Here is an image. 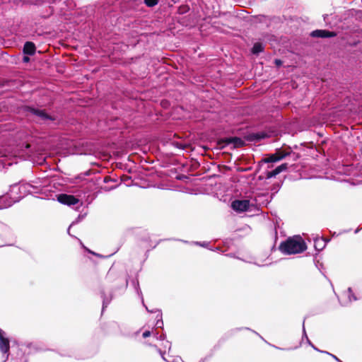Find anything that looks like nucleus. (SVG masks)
I'll return each instance as SVG.
<instances>
[{
  "instance_id": "nucleus-1",
  "label": "nucleus",
  "mask_w": 362,
  "mask_h": 362,
  "mask_svg": "<svg viewBox=\"0 0 362 362\" xmlns=\"http://www.w3.org/2000/svg\"><path fill=\"white\" fill-rule=\"evenodd\" d=\"M33 136L27 130L17 129L11 123L0 124V170L11 166L13 158L28 153Z\"/></svg>"
},
{
  "instance_id": "nucleus-2",
  "label": "nucleus",
  "mask_w": 362,
  "mask_h": 362,
  "mask_svg": "<svg viewBox=\"0 0 362 362\" xmlns=\"http://www.w3.org/2000/svg\"><path fill=\"white\" fill-rule=\"evenodd\" d=\"M307 249V245L300 235H294L282 241L279 250L284 255L300 254Z\"/></svg>"
},
{
  "instance_id": "nucleus-3",
  "label": "nucleus",
  "mask_w": 362,
  "mask_h": 362,
  "mask_svg": "<svg viewBox=\"0 0 362 362\" xmlns=\"http://www.w3.org/2000/svg\"><path fill=\"white\" fill-rule=\"evenodd\" d=\"M264 195L260 194L255 197L253 199H235L231 202V209L237 213L247 211L250 207L259 204V199L263 198Z\"/></svg>"
},
{
  "instance_id": "nucleus-4",
  "label": "nucleus",
  "mask_w": 362,
  "mask_h": 362,
  "mask_svg": "<svg viewBox=\"0 0 362 362\" xmlns=\"http://www.w3.org/2000/svg\"><path fill=\"white\" fill-rule=\"evenodd\" d=\"M33 119L39 124L48 127L49 128H55L62 122L61 116L62 115H33Z\"/></svg>"
},
{
  "instance_id": "nucleus-5",
  "label": "nucleus",
  "mask_w": 362,
  "mask_h": 362,
  "mask_svg": "<svg viewBox=\"0 0 362 362\" xmlns=\"http://www.w3.org/2000/svg\"><path fill=\"white\" fill-rule=\"evenodd\" d=\"M10 339L5 331L0 328V352L4 358L3 362H6L10 355Z\"/></svg>"
},
{
  "instance_id": "nucleus-6",
  "label": "nucleus",
  "mask_w": 362,
  "mask_h": 362,
  "mask_svg": "<svg viewBox=\"0 0 362 362\" xmlns=\"http://www.w3.org/2000/svg\"><path fill=\"white\" fill-rule=\"evenodd\" d=\"M357 296L353 292L351 287H349L346 291L342 294V299L339 300V303L341 306L346 307L351 304L353 301L358 300Z\"/></svg>"
},
{
  "instance_id": "nucleus-7",
  "label": "nucleus",
  "mask_w": 362,
  "mask_h": 362,
  "mask_svg": "<svg viewBox=\"0 0 362 362\" xmlns=\"http://www.w3.org/2000/svg\"><path fill=\"white\" fill-rule=\"evenodd\" d=\"M271 136L272 134L270 132L261 131L248 134L245 136V139L251 142H259L266 138L270 137Z\"/></svg>"
},
{
  "instance_id": "nucleus-8",
  "label": "nucleus",
  "mask_w": 362,
  "mask_h": 362,
  "mask_svg": "<svg viewBox=\"0 0 362 362\" xmlns=\"http://www.w3.org/2000/svg\"><path fill=\"white\" fill-rule=\"evenodd\" d=\"M57 201L64 205L74 206L79 202V199L72 194H59Z\"/></svg>"
},
{
  "instance_id": "nucleus-9",
  "label": "nucleus",
  "mask_w": 362,
  "mask_h": 362,
  "mask_svg": "<svg viewBox=\"0 0 362 362\" xmlns=\"http://www.w3.org/2000/svg\"><path fill=\"white\" fill-rule=\"evenodd\" d=\"M310 35L313 37L328 38L336 37L337 33L327 30H315L310 33Z\"/></svg>"
},
{
  "instance_id": "nucleus-10",
  "label": "nucleus",
  "mask_w": 362,
  "mask_h": 362,
  "mask_svg": "<svg viewBox=\"0 0 362 362\" xmlns=\"http://www.w3.org/2000/svg\"><path fill=\"white\" fill-rule=\"evenodd\" d=\"M100 296L103 299V306H102V313L105 310V309L108 306L110 302L112 300V294L110 292L109 296H107L105 291L102 289L100 291Z\"/></svg>"
},
{
  "instance_id": "nucleus-11",
  "label": "nucleus",
  "mask_w": 362,
  "mask_h": 362,
  "mask_svg": "<svg viewBox=\"0 0 362 362\" xmlns=\"http://www.w3.org/2000/svg\"><path fill=\"white\" fill-rule=\"evenodd\" d=\"M36 47L32 42H26L23 46V52L28 55H33L35 53Z\"/></svg>"
},
{
  "instance_id": "nucleus-12",
  "label": "nucleus",
  "mask_w": 362,
  "mask_h": 362,
  "mask_svg": "<svg viewBox=\"0 0 362 362\" xmlns=\"http://www.w3.org/2000/svg\"><path fill=\"white\" fill-rule=\"evenodd\" d=\"M305 319L303 320V325H302V327H303V330H302V340H303L304 339H306V342L307 344L310 346L314 350L317 351H319L320 352L321 350H320L319 349H317L312 342H311V340L309 339L308 335H307V333H306V331H305Z\"/></svg>"
},
{
  "instance_id": "nucleus-13",
  "label": "nucleus",
  "mask_w": 362,
  "mask_h": 362,
  "mask_svg": "<svg viewBox=\"0 0 362 362\" xmlns=\"http://www.w3.org/2000/svg\"><path fill=\"white\" fill-rule=\"evenodd\" d=\"M327 242V241L323 238H322V239H320L319 238H315L314 239V247H315V250H317V252L322 250L325 247Z\"/></svg>"
},
{
  "instance_id": "nucleus-14",
  "label": "nucleus",
  "mask_w": 362,
  "mask_h": 362,
  "mask_svg": "<svg viewBox=\"0 0 362 362\" xmlns=\"http://www.w3.org/2000/svg\"><path fill=\"white\" fill-rule=\"evenodd\" d=\"M291 152L292 151L290 148H288V149L277 148L275 151V153L277 158H281V160H282L287 156L290 155Z\"/></svg>"
},
{
  "instance_id": "nucleus-15",
  "label": "nucleus",
  "mask_w": 362,
  "mask_h": 362,
  "mask_svg": "<svg viewBox=\"0 0 362 362\" xmlns=\"http://www.w3.org/2000/svg\"><path fill=\"white\" fill-rule=\"evenodd\" d=\"M243 329L250 330V331L252 332L255 334L258 335L262 340L265 341L264 339L259 333H257L255 330H252L250 328L246 327H236V328L232 329L228 332V334H229V336H232V335L235 334L236 332L243 330Z\"/></svg>"
},
{
  "instance_id": "nucleus-16",
  "label": "nucleus",
  "mask_w": 362,
  "mask_h": 362,
  "mask_svg": "<svg viewBox=\"0 0 362 362\" xmlns=\"http://www.w3.org/2000/svg\"><path fill=\"white\" fill-rule=\"evenodd\" d=\"M156 312H158V314L156 315V328L157 329H163V317H162V313L160 310H156Z\"/></svg>"
},
{
  "instance_id": "nucleus-17",
  "label": "nucleus",
  "mask_w": 362,
  "mask_h": 362,
  "mask_svg": "<svg viewBox=\"0 0 362 362\" xmlns=\"http://www.w3.org/2000/svg\"><path fill=\"white\" fill-rule=\"evenodd\" d=\"M134 287H135V289H136V293H138V295L140 296L141 299V302H142V304L145 307V308L146 309V310L149 313H153L154 311L153 310H148V308L146 307V305H145L144 303V298H143V296H142V293H141V291L139 288V281L138 280H136V282H134Z\"/></svg>"
},
{
  "instance_id": "nucleus-18",
  "label": "nucleus",
  "mask_w": 362,
  "mask_h": 362,
  "mask_svg": "<svg viewBox=\"0 0 362 362\" xmlns=\"http://www.w3.org/2000/svg\"><path fill=\"white\" fill-rule=\"evenodd\" d=\"M20 111L25 113H46L45 110H35L27 106L22 107Z\"/></svg>"
},
{
  "instance_id": "nucleus-19",
  "label": "nucleus",
  "mask_w": 362,
  "mask_h": 362,
  "mask_svg": "<svg viewBox=\"0 0 362 362\" xmlns=\"http://www.w3.org/2000/svg\"><path fill=\"white\" fill-rule=\"evenodd\" d=\"M230 143L233 144L236 147H242L245 145V141L238 136L230 137Z\"/></svg>"
},
{
  "instance_id": "nucleus-20",
  "label": "nucleus",
  "mask_w": 362,
  "mask_h": 362,
  "mask_svg": "<svg viewBox=\"0 0 362 362\" xmlns=\"http://www.w3.org/2000/svg\"><path fill=\"white\" fill-rule=\"evenodd\" d=\"M281 160V158H277L276 156V153L270 154L267 158H265L262 160V162L266 163H276Z\"/></svg>"
},
{
  "instance_id": "nucleus-21",
  "label": "nucleus",
  "mask_w": 362,
  "mask_h": 362,
  "mask_svg": "<svg viewBox=\"0 0 362 362\" xmlns=\"http://www.w3.org/2000/svg\"><path fill=\"white\" fill-rule=\"evenodd\" d=\"M264 50V46L261 42H256L254 44L252 48V52L255 54H257Z\"/></svg>"
},
{
  "instance_id": "nucleus-22",
  "label": "nucleus",
  "mask_w": 362,
  "mask_h": 362,
  "mask_svg": "<svg viewBox=\"0 0 362 362\" xmlns=\"http://www.w3.org/2000/svg\"><path fill=\"white\" fill-rule=\"evenodd\" d=\"M288 166V164L286 163H281V165H278L275 168L276 171L278 173V174L281 173L283 171H285L287 170Z\"/></svg>"
},
{
  "instance_id": "nucleus-23",
  "label": "nucleus",
  "mask_w": 362,
  "mask_h": 362,
  "mask_svg": "<svg viewBox=\"0 0 362 362\" xmlns=\"http://www.w3.org/2000/svg\"><path fill=\"white\" fill-rule=\"evenodd\" d=\"M85 215H86V214H84V215H78V216L76 218V220H75V221H74L71 223V224L69 226V228H68V230H67V232H68V233H69L70 235H71L70 232H69V231H70V228H71L72 226H74V225H75V224L78 223H79V222H80V221L83 218V217L85 216Z\"/></svg>"
},
{
  "instance_id": "nucleus-24",
  "label": "nucleus",
  "mask_w": 362,
  "mask_h": 362,
  "mask_svg": "<svg viewBox=\"0 0 362 362\" xmlns=\"http://www.w3.org/2000/svg\"><path fill=\"white\" fill-rule=\"evenodd\" d=\"M173 145L178 149L184 150L187 147V144L180 141H173Z\"/></svg>"
},
{
  "instance_id": "nucleus-25",
  "label": "nucleus",
  "mask_w": 362,
  "mask_h": 362,
  "mask_svg": "<svg viewBox=\"0 0 362 362\" xmlns=\"http://www.w3.org/2000/svg\"><path fill=\"white\" fill-rule=\"evenodd\" d=\"M277 175H279V174L276 171V169L274 168V170H270V171H267L266 173V178L267 179H270L272 177H276Z\"/></svg>"
},
{
  "instance_id": "nucleus-26",
  "label": "nucleus",
  "mask_w": 362,
  "mask_h": 362,
  "mask_svg": "<svg viewBox=\"0 0 362 362\" xmlns=\"http://www.w3.org/2000/svg\"><path fill=\"white\" fill-rule=\"evenodd\" d=\"M193 243L194 245H199V246L204 247V248H208V249L210 248L209 247V245H210L209 242H206V241L199 242V241H196V242H194Z\"/></svg>"
},
{
  "instance_id": "nucleus-27",
  "label": "nucleus",
  "mask_w": 362,
  "mask_h": 362,
  "mask_svg": "<svg viewBox=\"0 0 362 362\" xmlns=\"http://www.w3.org/2000/svg\"><path fill=\"white\" fill-rule=\"evenodd\" d=\"M159 0H144L145 4L148 7H153L158 4Z\"/></svg>"
},
{
  "instance_id": "nucleus-28",
  "label": "nucleus",
  "mask_w": 362,
  "mask_h": 362,
  "mask_svg": "<svg viewBox=\"0 0 362 362\" xmlns=\"http://www.w3.org/2000/svg\"><path fill=\"white\" fill-rule=\"evenodd\" d=\"M317 253L315 254L313 261H314L315 267L320 271L321 268H322V267H323V264H322V263H321L320 262V260L317 259Z\"/></svg>"
},
{
  "instance_id": "nucleus-29",
  "label": "nucleus",
  "mask_w": 362,
  "mask_h": 362,
  "mask_svg": "<svg viewBox=\"0 0 362 362\" xmlns=\"http://www.w3.org/2000/svg\"><path fill=\"white\" fill-rule=\"evenodd\" d=\"M81 245H82V247L86 250L88 251L89 253L93 255L94 256H96V257H101V258H104L105 256L102 255H100L98 253H96L93 251H91L90 250H89L88 248L86 247L81 242Z\"/></svg>"
},
{
  "instance_id": "nucleus-30",
  "label": "nucleus",
  "mask_w": 362,
  "mask_h": 362,
  "mask_svg": "<svg viewBox=\"0 0 362 362\" xmlns=\"http://www.w3.org/2000/svg\"><path fill=\"white\" fill-rule=\"evenodd\" d=\"M155 337L158 340H164L166 337V334L165 333L159 334L158 332L153 333Z\"/></svg>"
},
{
  "instance_id": "nucleus-31",
  "label": "nucleus",
  "mask_w": 362,
  "mask_h": 362,
  "mask_svg": "<svg viewBox=\"0 0 362 362\" xmlns=\"http://www.w3.org/2000/svg\"><path fill=\"white\" fill-rule=\"evenodd\" d=\"M320 352H321V353H324V354H328V355L331 356H332L334 360H336V361H338V362L341 361L339 360V358L337 356H334V354H330V353H329V352H327V351H321Z\"/></svg>"
},
{
  "instance_id": "nucleus-32",
  "label": "nucleus",
  "mask_w": 362,
  "mask_h": 362,
  "mask_svg": "<svg viewBox=\"0 0 362 362\" xmlns=\"http://www.w3.org/2000/svg\"><path fill=\"white\" fill-rule=\"evenodd\" d=\"M158 352H159V354H160V356H161V358H163V361H165L166 362H170L165 357V351H163L160 349H158Z\"/></svg>"
},
{
  "instance_id": "nucleus-33",
  "label": "nucleus",
  "mask_w": 362,
  "mask_h": 362,
  "mask_svg": "<svg viewBox=\"0 0 362 362\" xmlns=\"http://www.w3.org/2000/svg\"><path fill=\"white\" fill-rule=\"evenodd\" d=\"M188 10H189V8L187 6H181L179 8V11H180V13H184L187 12Z\"/></svg>"
},
{
  "instance_id": "nucleus-34",
  "label": "nucleus",
  "mask_w": 362,
  "mask_h": 362,
  "mask_svg": "<svg viewBox=\"0 0 362 362\" xmlns=\"http://www.w3.org/2000/svg\"><path fill=\"white\" fill-rule=\"evenodd\" d=\"M213 353L210 354L209 355L206 356V357L202 358L199 362H206L208 360L212 357Z\"/></svg>"
},
{
  "instance_id": "nucleus-35",
  "label": "nucleus",
  "mask_w": 362,
  "mask_h": 362,
  "mask_svg": "<svg viewBox=\"0 0 362 362\" xmlns=\"http://www.w3.org/2000/svg\"><path fill=\"white\" fill-rule=\"evenodd\" d=\"M281 187V185L279 183H276V184H274L273 185V188H272V190L273 191H275L276 192L279 191V189H280Z\"/></svg>"
},
{
  "instance_id": "nucleus-36",
  "label": "nucleus",
  "mask_w": 362,
  "mask_h": 362,
  "mask_svg": "<svg viewBox=\"0 0 362 362\" xmlns=\"http://www.w3.org/2000/svg\"><path fill=\"white\" fill-rule=\"evenodd\" d=\"M151 331H149V330H146V331H144V332H143L142 336H143V337H144V338H147V337H150V336H151Z\"/></svg>"
},
{
  "instance_id": "nucleus-37",
  "label": "nucleus",
  "mask_w": 362,
  "mask_h": 362,
  "mask_svg": "<svg viewBox=\"0 0 362 362\" xmlns=\"http://www.w3.org/2000/svg\"><path fill=\"white\" fill-rule=\"evenodd\" d=\"M112 270L110 269L107 274V276H106V279L107 280L110 281V278H111V276H112Z\"/></svg>"
},
{
  "instance_id": "nucleus-38",
  "label": "nucleus",
  "mask_w": 362,
  "mask_h": 362,
  "mask_svg": "<svg viewBox=\"0 0 362 362\" xmlns=\"http://www.w3.org/2000/svg\"><path fill=\"white\" fill-rule=\"evenodd\" d=\"M274 63L276 66H280L282 64V62L280 59H275Z\"/></svg>"
},
{
  "instance_id": "nucleus-39",
  "label": "nucleus",
  "mask_w": 362,
  "mask_h": 362,
  "mask_svg": "<svg viewBox=\"0 0 362 362\" xmlns=\"http://www.w3.org/2000/svg\"><path fill=\"white\" fill-rule=\"evenodd\" d=\"M4 241L2 236L0 235V247L4 246Z\"/></svg>"
},
{
  "instance_id": "nucleus-40",
  "label": "nucleus",
  "mask_w": 362,
  "mask_h": 362,
  "mask_svg": "<svg viewBox=\"0 0 362 362\" xmlns=\"http://www.w3.org/2000/svg\"><path fill=\"white\" fill-rule=\"evenodd\" d=\"M209 250H211L212 251H218L220 250V248L218 247H214L213 248H209Z\"/></svg>"
},
{
  "instance_id": "nucleus-41",
  "label": "nucleus",
  "mask_w": 362,
  "mask_h": 362,
  "mask_svg": "<svg viewBox=\"0 0 362 362\" xmlns=\"http://www.w3.org/2000/svg\"><path fill=\"white\" fill-rule=\"evenodd\" d=\"M361 228H357L355 230L354 233H355V234H357V233L361 230Z\"/></svg>"
},
{
  "instance_id": "nucleus-42",
  "label": "nucleus",
  "mask_w": 362,
  "mask_h": 362,
  "mask_svg": "<svg viewBox=\"0 0 362 362\" xmlns=\"http://www.w3.org/2000/svg\"><path fill=\"white\" fill-rule=\"evenodd\" d=\"M166 343L168 344V350L170 351L171 348V343L168 341H166Z\"/></svg>"
},
{
  "instance_id": "nucleus-43",
  "label": "nucleus",
  "mask_w": 362,
  "mask_h": 362,
  "mask_svg": "<svg viewBox=\"0 0 362 362\" xmlns=\"http://www.w3.org/2000/svg\"><path fill=\"white\" fill-rule=\"evenodd\" d=\"M100 122V124H99V125H100V127H101V125H102V124H103V123H106V122H105V121H103L102 119H100V122Z\"/></svg>"
},
{
  "instance_id": "nucleus-44",
  "label": "nucleus",
  "mask_w": 362,
  "mask_h": 362,
  "mask_svg": "<svg viewBox=\"0 0 362 362\" xmlns=\"http://www.w3.org/2000/svg\"><path fill=\"white\" fill-rule=\"evenodd\" d=\"M273 347H274V348H275V349H276L284 350V349H282V348L278 347V346H275V345H273Z\"/></svg>"
},
{
  "instance_id": "nucleus-45",
  "label": "nucleus",
  "mask_w": 362,
  "mask_h": 362,
  "mask_svg": "<svg viewBox=\"0 0 362 362\" xmlns=\"http://www.w3.org/2000/svg\"><path fill=\"white\" fill-rule=\"evenodd\" d=\"M86 175H90V170L88 171H86V173H85Z\"/></svg>"
},
{
  "instance_id": "nucleus-46",
  "label": "nucleus",
  "mask_w": 362,
  "mask_h": 362,
  "mask_svg": "<svg viewBox=\"0 0 362 362\" xmlns=\"http://www.w3.org/2000/svg\"><path fill=\"white\" fill-rule=\"evenodd\" d=\"M107 127H108V128H112V124H107Z\"/></svg>"
},
{
  "instance_id": "nucleus-47",
  "label": "nucleus",
  "mask_w": 362,
  "mask_h": 362,
  "mask_svg": "<svg viewBox=\"0 0 362 362\" xmlns=\"http://www.w3.org/2000/svg\"><path fill=\"white\" fill-rule=\"evenodd\" d=\"M180 240L183 242V243H188V241H187V240Z\"/></svg>"
},
{
  "instance_id": "nucleus-48",
  "label": "nucleus",
  "mask_w": 362,
  "mask_h": 362,
  "mask_svg": "<svg viewBox=\"0 0 362 362\" xmlns=\"http://www.w3.org/2000/svg\"><path fill=\"white\" fill-rule=\"evenodd\" d=\"M165 103H168V102L167 101H162V103H161L162 105H164Z\"/></svg>"
},
{
  "instance_id": "nucleus-49",
  "label": "nucleus",
  "mask_w": 362,
  "mask_h": 362,
  "mask_svg": "<svg viewBox=\"0 0 362 362\" xmlns=\"http://www.w3.org/2000/svg\"><path fill=\"white\" fill-rule=\"evenodd\" d=\"M24 60H25V61H28V57H24Z\"/></svg>"
},
{
  "instance_id": "nucleus-50",
  "label": "nucleus",
  "mask_w": 362,
  "mask_h": 362,
  "mask_svg": "<svg viewBox=\"0 0 362 362\" xmlns=\"http://www.w3.org/2000/svg\"><path fill=\"white\" fill-rule=\"evenodd\" d=\"M3 208V205L1 204V203L0 202V209H2Z\"/></svg>"
},
{
  "instance_id": "nucleus-51",
  "label": "nucleus",
  "mask_w": 362,
  "mask_h": 362,
  "mask_svg": "<svg viewBox=\"0 0 362 362\" xmlns=\"http://www.w3.org/2000/svg\"><path fill=\"white\" fill-rule=\"evenodd\" d=\"M107 179L105 177V178L104 179V182H107Z\"/></svg>"
},
{
  "instance_id": "nucleus-52",
  "label": "nucleus",
  "mask_w": 362,
  "mask_h": 362,
  "mask_svg": "<svg viewBox=\"0 0 362 362\" xmlns=\"http://www.w3.org/2000/svg\"><path fill=\"white\" fill-rule=\"evenodd\" d=\"M292 349H293V348H288L286 350H292Z\"/></svg>"
},
{
  "instance_id": "nucleus-53",
  "label": "nucleus",
  "mask_w": 362,
  "mask_h": 362,
  "mask_svg": "<svg viewBox=\"0 0 362 362\" xmlns=\"http://www.w3.org/2000/svg\"><path fill=\"white\" fill-rule=\"evenodd\" d=\"M4 86V84L0 83V88Z\"/></svg>"
},
{
  "instance_id": "nucleus-54",
  "label": "nucleus",
  "mask_w": 362,
  "mask_h": 362,
  "mask_svg": "<svg viewBox=\"0 0 362 362\" xmlns=\"http://www.w3.org/2000/svg\"><path fill=\"white\" fill-rule=\"evenodd\" d=\"M168 346V344L166 343V345H164L165 347H167Z\"/></svg>"
},
{
  "instance_id": "nucleus-55",
  "label": "nucleus",
  "mask_w": 362,
  "mask_h": 362,
  "mask_svg": "<svg viewBox=\"0 0 362 362\" xmlns=\"http://www.w3.org/2000/svg\"><path fill=\"white\" fill-rule=\"evenodd\" d=\"M168 346V344L166 343V345H164L165 347H167Z\"/></svg>"
},
{
  "instance_id": "nucleus-56",
  "label": "nucleus",
  "mask_w": 362,
  "mask_h": 362,
  "mask_svg": "<svg viewBox=\"0 0 362 362\" xmlns=\"http://www.w3.org/2000/svg\"><path fill=\"white\" fill-rule=\"evenodd\" d=\"M173 362H175V359H174V360H173Z\"/></svg>"
}]
</instances>
